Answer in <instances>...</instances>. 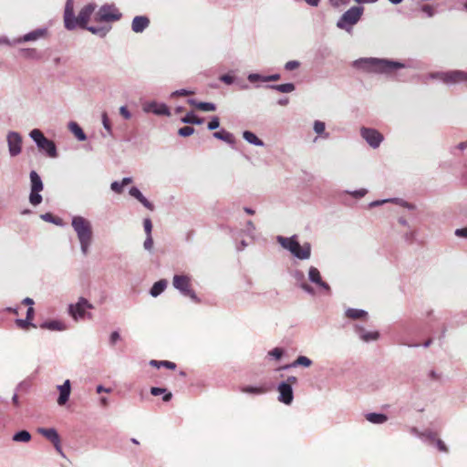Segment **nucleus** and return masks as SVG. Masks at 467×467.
<instances>
[{"instance_id":"7c9ffc66","label":"nucleus","mask_w":467,"mask_h":467,"mask_svg":"<svg viewBox=\"0 0 467 467\" xmlns=\"http://www.w3.org/2000/svg\"><path fill=\"white\" fill-rule=\"evenodd\" d=\"M13 440L17 442H28L31 440V434L26 431H21L14 434Z\"/></svg>"},{"instance_id":"f704fd0d","label":"nucleus","mask_w":467,"mask_h":467,"mask_svg":"<svg viewBox=\"0 0 467 467\" xmlns=\"http://www.w3.org/2000/svg\"><path fill=\"white\" fill-rule=\"evenodd\" d=\"M16 324L20 329H23V330H28L29 327L36 328V326L33 323H31V320L26 319H26H16Z\"/></svg>"},{"instance_id":"ddd939ff","label":"nucleus","mask_w":467,"mask_h":467,"mask_svg":"<svg viewBox=\"0 0 467 467\" xmlns=\"http://www.w3.org/2000/svg\"><path fill=\"white\" fill-rule=\"evenodd\" d=\"M7 142L11 156H16L21 152L22 138L17 132H9L7 136Z\"/></svg>"},{"instance_id":"e2e57ef3","label":"nucleus","mask_w":467,"mask_h":467,"mask_svg":"<svg viewBox=\"0 0 467 467\" xmlns=\"http://www.w3.org/2000/svg\"><path fill=\"white\" fill-rule=\"evenodd\" d=\"M388 202L389 201H387V200L378 201V202H375L371 203V206H378V205L383 204V203Z\"/></svg>"},{"instance_id":"f3484780","label":"nucleus","mask_w":467,"mask_h":467,"mask_svg":"<svg viewBox=\"0 0 467 467\" xmlns=\"http://www.w3.org/2000/svg\"><path fill=\"white\" fill-rule=\"evenodd\" d=\"M144 109L146 112H152L157 115H169V109L164 104L149 103L144 107Z\"/></svg>"},{"instance_id":"338daca9","label":"nucleus","mask_w":467,"mask_h":467,"mask_svg":"<svg viewBox=\"0 0 467 467\" xmlns=\"http://www.w3.org/2000/svg\"><path fill=\"white\" fill-rule=\"evenodd\" d=\"M244 211H245L248 214H254V210H251V208H244Z\"/></svg>"},{"instance_id":"9d476101","label":"nucleus","mask_w":467,"mask_h":467,"mask_svg":"<svg viewBox=\"0 0 467 467\" xmlns=\"http://www.w3.org/2000/svg\"><path fill=\"white\" fill-rule=\"evenodd\" d=\"M173 285L184 296L195 299V294L192 289L191 278L188 275H174Z\"/></svg>"},{"instance_id":"473e14b6","label":"nucleus","mask_w":467,"mask_h":467,"mask_svg":"<svg viewBox=\"0 0 467 467\" xmlns=\"http://www.w3.org/2000/svg\"><path fill=\"white\" fill-rule=\"evenodd\" d=\"M182 122L184 123H191V124H202L203 121L201 118H198L196 115L192 113H188L186 116H184L182 119Z\"/></svg>"},{"instance_id":"052dcab7","label":"nucleus","mask_w":467,"mask_h":467,"mask_svg":"<svg viewBox=\"0 0 467 467\" xmlns=\"http://www.w3.org/2000/svg\"><path fill=\"white\" fill-rule=\"evenodd\" d=\"M221 80H222V81H224V82H226V83H231L232 78H231L230 77H228V76H223V77L221 78Z\"/></svg>"},{"instance_id":"393cba45","label":"nucleus","mask_w":467,"mask_h":467,"mask_svg":"<svg viewBox=\"0 0 467 467\" xmlns=\"http://www.w3.org/2000/svg\"><path fill=\"white\" fill-rule=\"evenodd\" d=\"M46 31L42 29H37L28 34H26L22 38L19 39V42H28V41H36L40 37L44 36Z\"/></svg>"},{"instance_id":"f8f14e48","label":"nucleus","mask_w":467,"mask_h":467,"mask_svg":"<svg viewBox=\"0 0 467 467\" xmlns=\"http://www.w3.org/2000/svg\"><path fill=\"white\" fill-rule=\"evenodd\" d=\"M360 135L364 140L370 144V147H379L383 140V136L374 129L361 128Z\"/></svg>"},{"instance_id":"2f4dec72","label":"nucleus","mask_w":467,"mask_h":467,"mask_svg":"<svg viewBox=\"0 0 467 467\" xmlns=\"http://www.w3.org/2000/svg\"><path fill=\"white\" fill-rule=\"evenodd\" d=\"M41 327L44 329L57 330V331L64 329L63 325L58 321L45 322L41 325Z\"/></svg>"},{"instance_id":"69168bd1","label":"nucleus","mask_w":467,"mask_h":467,"mask_svg":"<svg viewBox=\"0 0 467 467\" xmlns=\"http://www.w3.org/2000/svg\"><path fill=\"white\" fill-rule=\"evenodd\" d=\"M100 404H101L102 406H107V405H108V400H107V399H106V398H102V399H100Z\"/></svg>"},{"instance_id":"58836bf2","label":"nucleus","mask_w":467,"mask_h":467,"mask_svg":"<svg viewBox=\"0 0 467 467\" xmlns=\"http://www.w3.org/2000/svg\"><path fill=\"white\" fill-rule=\"evenodd\" d=\"M379 335L378 332H372V333H367L362 335L361 338L362 340L368 341V340H377L379 338Z\"/></svg>"},{"instance_id":"37998d69","label":"nucleus","mask_w":467,"mask_h":467,"mask_svg":"<svg viewBox=\"0 0 467 467\" xmlns=\"http://www.w3.org/2000/svg\"><path fill=\"white\" fill-rule=\"evenodd\" d=\"M102 125H104L109 133H111V126L107 113H102Z\"/></svg>"},{"instance_id":"c756f323","label":"nucleus","mask_w":467,"mask_h":467,"mask_svg":"<svg viewBox=\"0 0 467 467\" xmlns=\"http://www.w3.org/2000/svg\"><path fill=\"white\" fill-rule=\"evenodd\" d=\"M244 139L247 141V142H250L252 143L253 145H259L261 147V145H263V141L261 140H259L253 132L251 131H244Z\"/></svg>"},{"instance_id":"a18cd8bd","label":"nucleus","mask_w":467,"mask_h":467,"mask_svg":"<svg viewBox=\"0 0 467 467\" xmlns=\"http://www.w3.org/2000/svg\"><path fill=\"white\" fill-rule=\"evenodd\" d=\"M349 1L350 0H329V3L334 7H339L348 5Z\"/></svg>"},{"instance_id":"6e6552de","label":"nucleus","mask_w":467,"mask_h":467,"mask_svg":"<svg viewBox=\"0 0 467 467\" xmlns=\"http://www.w3.org/2000/svg\"><path fill=\"white\" fill-rule=\"evenodd\" d=\"M431 78L441 79L445 84H456L467 81V72L461 70L438 72L431 75Z\"/></svg>"},{"instance_id":"0e129e2a","label":"nucleus","mask_w":467,"mask_h":467,"mask_svg":"<svg viewBox=\"0 0 467 467\" xmlns=\"http://www.w3.org/2000/svg\"><path fill=\"white\" fill-rule=\"evenodd\" d=\"M110 187H111L112 191L117 192V188H118L117 181L112 182Z\"/></svg>"},{"instance_id":"680f3d73","label":"nucleus","mask_w":467,"mask_h":467,"mask_svg":"<svg viewBox=\"0 0 467 467\" xmlns=\"http://www.w3.org/2000/svg\"><path fill=\"white\" fill-rule=\"evenodd\" d=\"M365 192H366V191H365V190H360V191H358V192H356L354 193V195H355V196H358V197H362V196H364Z\"/></svg>"},{"instance_id":"20e7f679","label":"nucleus","mask_w":467,"mask_h":467,"mask_svg":"<svg viewBox=\"0 0 467 467\" xmlns=\"http://www.w3.org/2000/svg\"><path fill=\"white\" fill-rule=\"evenodd\" d=\"M278 244L285 249L288 250L294 256L301 260L308 259L311 255V245L308 243L300 244L296 241V236L290 238L279 236L277 238Z\"/></svg>"},{"instance_id":"aec40b11","label":"nucleus","mask_w":467,"mask_h":467,"mask_svg":"<svg viewBox=\"0 0 467 467\" xmlns=\"http://www.w3.org/2000/svg\"><path fill=\"white\" fill-rule=\"evenodd\" d=\"M309 279L319 286L328 289V285L322 280L320 272L316 267L309 269Z\"/></svg>"},{"instance_id":"13d9d810","label":"nucleus","mask_w":467,"mask_h":467,"mask_svg":"<svg viewBox=\"0 0 467 467\" xmlns=\"http://www.w3.org/2000/svg\"><path fill=\"white\" fill-rule=\"evenodd\" d=\"M23 304L26 305V306H29L31 307V306L33 305V300L30 299V298H25L23 300Z\"/></svg>"},{"instance_id":"e433bc0d","label":"nucleus","mask_w":467,"mask_h":467,"mask_svg":"<svg viewBox=\"0 0 467 467\" xmlns=\"http://www.w3.org/2000/svg\"><path fill=\"white\" fill-rule=\"evenodd\" d=\"M243 391L251 394H262L265 392V389L263 388L246 387L243 389Z\"/></svg>"},{"instance_id":"603ef678","label":"nucleus","mask_w":467,"mask_h":467,"mask_svg":"<svg viewBox=\"0 0 467 467\" xmlns=\"http://www.w3.org/2000/svg\"><path fill=\"white\" fill-rule=\"evenodd\" d=\"M34 317V309L32 306H29L26 311V319L32 320Z\"/></svg>"},{"instance_id":"774afa93","label":"nucleus","mask_w":467,"mask_h":467,"mask_svg":"<svg viewBox=\"0 0 467 467\" xmlns=\"http://www.w3.org/2000/svg\"><path fill=\"white\" fill-rule=\"evenodd\" d=\"M111 340H113V341L117 340V332L116 331L111 334Z\"/></svg>"},{"instance_id":"5fc2aeb1","label":"nucleus","mask_w":467,"mask_h":467,"mask_svg":"<svg viewBox=\"0 0 467 467\" xmlns=\"http://www.w3.org/2000/svg\"><path fill=\"white\" fill-rule=\"evenodd\" d=\"M266 79L268 81H278L280 79V76L277 75V74L276 75H272V76L266 78Z\"/></svg>"},{"instance_id":"cd10ccee","label":"nucleus","mask_w":467,"mask_h":467,"mask_svg":"<svg viewBox=\"0 0 467 467\" xmlns=\"http://www.w3.org/2000/svg\"><path fill=\"white\" fill-rule=\"evenodd\" d=\"M150 365L153 368H165L168 369H176L177 366L175 363L171 361H157V360H150Z\"/></svg>"},{"instance_id":"09e8293b","label":"nucleus","mask_w":467,"mask_h":467,"mask_svg":"<svg viewBox=\"0 0 467 467\" xmlns=\"http://www.w3.org/2000/svg\"><path fill=\"white\" fill-rule=\"evenodd\" d=\"M437 447H438L440 451H442V452H447L448 451V448H447L446 444L441 439L437 440Z\"/></svg>"},{"instance_id":"9b49d317","label":"nucleus","mask_w":467,"mask_h":467,"mask_svg":"<svg viewBox=\"0 0 467 467\" xmlns=\"http://www.w3.org/2000/svg\"><path fill=\"white\" fill-rule=\"evenodd\" d=\"M91 307V305L86 299L80 298L77 305L70 306V313L76 320L79 318L85 319L86 317H90L88 309Z\"/></svg>"},{"instance_id":"72a5a7b5","label":"nucleus","mask_w":467,"mask_h":467,"mask_svg":"<svg viewBox=\"0 0 467 467\" xmlns=\"http://www.w3.org/2000/svg\"><path fill=\"white\" fill-rule=\"evenodd\" d=\"M70 128H71L72 132L75 134V136L79 140H84L86 139L84 131L77 123H75V122L71 123Z\"/></svg>"},{"instance_id":"dca6fc26","label":"nucleus","mask_w":467,"mask_h":467,"mask_svg":"<svg viewBox=\"0 0 467 467\" xmlns=\"http://www.w3.org/2000/svg\"><path fill=\"white\" fill-rule=\"evenodd\" d=\"M150 25V19L148 16H135L133 22H131V29L135 33H141Z\"/></svg>"},{"instance_id":"f03ea898","label":"nucleus","mask_w":467,"mask_h":467,"mask_svg":"<svg viewBox=\"0 0 467 467\" xmlns=\"http://www.w3.org/2000/svg\"><path fill=\"white\" fill-rule=\"evenodd\" d=\"M354 66L357 68L362 69L364 71L386 74L404 67V65L400 62L375 57H365L358 59L354 62Z\"/></svg>"},{"instance_id":"ea45409f","label":"nucleus","mask_w":467,"mask_h":467,"mask_svg":"<svg viewBox=\"0 0 467 467\" xmlns=\"http://www.w3.org/2000/svg\"><path fill=\"white\" fill-rule=\"evenodd\" d=\"M299 67H300V63L296 60L288 61V62H286V64L285 66V69L288 71L295 70V69L298 68Z\"/></svg>"},{"instance_id":"a878e982","label":"nucleus","mask_w":467,"mask_h":467,"mask_svg":"<svg viewBox=\"0 0 467 467\" xmlns=\"http://www.w3.org/2000/svg\"><path fill=\"white\" fill-rule=\"evenodd\" d=\"M166 285H167V282L164 279H161V280L155 282L153 284L152 287L150 288V295L153 297L158 296L160 294H161L164 291Z\"/></svg>"},{"instance_id":"3c124183","label":"nucleus","mask_w":467,"mask_h":467,"mask_svg":"<svg viewBox=\"0 0 467 467\" xmlns=\"http://www.w3.org/2000/svg\"><path fill=\"white\" fill-rule=\"evenodd\" d=\"M119 114H120L121 116H123L125 119H129V118L130 117V114L129 113V111L127 110V109H126V108H124V107H121V108L119 109Z\"/></svg>"},{"instance_id":"a19ab883","label":"nucleus","mask_w":467,"mask_h":467,"mask_svg":"<svg viewBox=\"0 0 467 467\" xmlns=\"http://www.w3.org/2000/svg\"><path fill=\"white\" fill-rule=\"evenodd\" d=\"M220 126V120L217 116H214L212 120L208 123V129L213 130Z\"/></svg>"},{"instance_id":"c9c22d12","label":"nucleus","mask_w":467,"mask_h":467,"mask_svg":"<svg viewBox=\"0 0 467 467\" xmlns=\"http://www.w3.org/2000/svg\"><path fill=\"white\" fill-rule=\"evenodd\" d=\"M193 131H194V129L192 127L184 126L179 130L178 133L182 137H188V136L192 135L193 133Z\"/></svg>"},{"instance_id":"79ce46f5","label":"nucleus","mask_w":467,"mask_h":467,"mask_svg":"<svg viewBox=\"0 0 467 467\" xmlns=\"http://www.w3.org/2000/svg\"><path fill=\"white\" fill-rule=\"evenodd\" d=\"M314 130L317 134H322L325 130V123L319 120L315 121Z\"/></svg>"},{"instance_id":"7ed1b4c3","label":"nucleus","mask_w":467,"mask_h":467,"mask_svg":"<svg viewBox=\"0 0 467 467\" xmlns=\"http://www.w3.org/2000/svg\"><path fill=\"white\" fill-rule=\"evenodd\" d=\"M72 226L78 234L81 250L86 254L92 241L90 222L82 216H75L72 221Z\"/></svg>"},{"instance_id":"423d86ee","label":"nucleus","mask_w":467,"mask_h":467,"mask_svg":"<svg viewBox=\"0 0 467 467\" xmlns=\"http://www.w3.org/2000/svg\"><path fill=\"white\" fill-rule=\"evenodd\" d=\"M31 183V192L29 194V202L33 206L39 205L42 202V196L40 192L44 189L42 179L36 171H31L29 174Z\"/></svg>"},{"instance_id":"864d4df0","label":"nucleus","mask_w":467,"mask_h":467,"mask_svg":"<svg viewBox=\"0 0 467 467\" xmlns=\"http://www.w3.org/2000/svg\"><path fill=\"white\" fill-rule=\"evenodd\" d=\"M192 93V91H188L186 89H181L179 91H176L175 94H178V95H181V96H187V95H190Z\"/></svg>"},{"instance_id":"a211bd4d","label":"nucleus","mask_w":467,"mask_h":467,"mask_svg":"<svg viewBox=\"0 0 467 467\" xmlns=\"http://www.w3.org/2000/svg\"><path fill=\"white\" fill-rule=\"evenodd\" d=\"M131 197L136 198L144 207L152 211L153 205L143 196L141 192L136 187H131L129 191Z\"/></svg>"},{"instance_id":"39448f33","label":"nucleus","mask_w":467,"mask_h":467,"mask_svg":"<svg viewBox=\"0 0 467 467\" xmlns=\"http://www.w3.org/2000/svg\"><path fill=\"white\" fill-rule=\"evenodd\" d=\"M29 136L33 141L36 142L37 147L41 150L45 151L48 157H57V153L55 142L47 139L40 130H32Z\"/></svg>"},{"instance_id":"bf43d9fd","label":"nucleus","mask_w":467,"mask_h":467,"mask_svg":"<svg viewBox=\"0 0 467 467\" xmlns=\"http://www.w3.org/2000/svg\"><path fill=\"white\" fill-rule=\"evenodd\" d=\"M457 148H458V149H460V150L466 149V148H467V141L461 142V143L457 146Z\"/></svg>"},{"instance_id":"4be33fe9","label":"nucleus","mask_w":467,"mask_h":467,"mask_svg":"<svg viewBox=\"0 0 467 467\" xmlns=\"http://www.w3.org/2000/svg\"><path fill=\"white\" fill-rule=\"evenodd\" d=\"M312 365V361L306 356H299L292 364L282 367L280 369H286L289 368H296L299 366H303L306 368H309Z\"/></svg>"},{"instance_id":"6e6d98bb","label":"nucleus","mask_w":467,"mask_h":467,"mask_svg":"<svg viewBox=\"0 0 467 467\" xmlns=\"http://www.w3.org/2000/svg\"><path fill=\"white\" fill-rule=\"evenodd\" d=\"M309 5L317 6L319 0H305Z\"/></svg>"},{"instance_id":"4c0bfd02","label":"nucleus","mask_w":467,"mask_h":467,"mask_svg":"<svg viewBox=\"0 0 467 467\" xmlns=\"http://www.w3.org/2000/svg\"><path fill=\"white\" fill-rule=\"evenodd\" d=\"M144 230L147 236H151L152 223L150 218H146L143 222Z\"/></svg>"},{"instance_id":"bb28decb","label":"nucleus","mask_w":467,"mask_h":467,"mask_svg":"<svg viewBox=\"0 0 467 467\" xmlns=\"http://www.w3.org/2000/svg\"><path fill=\"white\" fill-rule=\"evenodd\" d=\"M150 394L152 396L163 395L162 401L169 402L172 399V393L166 391L165 389L152 387L150 389Z\"/></svg>"},{"instance_id":"1a4fd4ad","label":"nucleus","mask_w":467,"mask_h":467,"mask_svg":"<svg viewBox=\"0 0 467 467\" xmlns=\"http://www.w3.org/2000/svg\"><path fill=\"white\" fill-rule=\"evenodd\" d=\"M297 381L295 376H288L285 381H283L278 386L279 398L278 400L285 404H290L293 401L292 385Z\"/></svg>"},{"instance_id":"8fccbe9b","label":"nucleus","mask_w":467,"mask_h":467,"mask_svg":"<svg viewBox=\"0 0 467 467\" xmlns=\"http://www.w3.org/2000/svg\"><path fill=\"white\" fill-rule=\"evenodd\" d=\"M153 246V240L151 236H147V239L144 241V247L147 250H150Z\"/></svg>"},{"instance_id":"b1692460","label":"nucleus","mask_w":467,"mask_h":467,"mask_svg":"<svg viewBox=\"0 0 467 467\" xmlns=\"http://www.w3.org/2000/svg\"><path fill=\"white\" fill-rule=\"evenodd\" d=\"M346 316L350 319H363L368 317V312L358 308H348Z\"/></svg>"},{"instance_id":"412c9836","label":"nucleus","mask_w":467,"mask_h":467,"mask_svg":"<svg viewBox=\"0 0 467 467\" xmlns=\"http://www.w3.org/2000/svg\"><path fill=\"white\" fill-rule=\"evenodd\" d=\"M213 137L217 140L227 142L229 145H234L236 142L234 136L226 130L216 131L213 133Z\"/></svg>"},{"instance_id":"de8ad7c7","label":"nucleus","mask_w":467,"mask_h":467,"mask_svg":"<svg viewBox=\"0 0 467 467\" xmlns=\"http://www.w3.org/2000/svg\"><path fill=\"white\" fill-rule=\"evenodd\" d=\"M421 11L425 13L429 17L433 16V8L430 5H422Z\"/></svg>"},{"instance_id":"49530a36","label":"nucleus","mask_w":467,"mask_h":467,"mask_svg":"<svg viewBox=\"0 0 467 467\" xmlns=\"http://www.w3.org/2000/svg\"><path fill=\"white\" fill-rule=\"evenodd\" d=\"M455 235L459 238H466L467 239V227L456 229Z\"/></svg>"},{"instance_id":"4d7b16f0","label":"nucleus","mask_w":467,"mask_h":467,"mask_svg":"<svg viewBox=\"0 0 467 467\" xmlns=\"http://www.w3.org/2000/svg\"><path fill=\"white\" fill-rule=\"evenodd\" d=\"M130 179H122L121 185H119V192L120 188L130 182Z\"/></svg>"},{"instance_id":"5701e85b","label":"nucleus","mask_w":467,"mask_h":467,"mask_svg":"<svg viewBox=\"0 0 467 467\" xmlns=\"http://www.w3.org/2000/svg\"><path fill=\"white\" fill-rule=\"evenodd\" d=\"M365 419L374 424H381V423H384L385 421H387V420H388V418L385 414L375 413V412L367 413L365 415Z\"/></svg>"},{"instance_id":"0eeeda50","label":"nucleus","mask_w":467,"mask_h":467,"mask_svg":"<svg viewBox=\"0 0 467 467\" xmlns=\"http://www.w3.org/2000/svg\"><path fill=\"white\" fill-rule=\"evenodd\" d=\"M363 13L362 7H352L342 15V17L337 22V26L350 32L352 26L355 25Z\"/></svg>"},{"instance_id":"4468645a","label":"nucleus","mask_w":467,"mask_h":467,"mask_svg":"<svg viewBox=\"0 0 467 467\" xmlns=\"http://www.w3.org/2000/svg\"><path fill=\"white\" fill-rule=\"evenodd\" d=\"M37 432L48 439L54 444L56 450L60 452V439L55 429L39 428Z\"/></svg>"},{"instance_id":"f257e3e1","label":"nucleus","mask_w":467,"mask_h":467,"mask_svg":"<svg viewBox=\"0 0 467 467\" xmlns=\"http://www.w3.org/2000/svg\"><path fill=\"white\" fill-rule=\"evenodd\" d=\"M95 6L91 4L84 6L79 15L76 17L74 15L73 0H67L64 10L65 27L73 30L78 26L85 28L93 34L105 36L111 28V23L117 19V15L109 6H102L95 15L93 22L97 25L88 26L90 16L93 14Z\"/></svg>"},{"instance_id":"2eb2a0df","label":"nucleus","mask_w":467,"mask_h":467,"mask_svg":"<svg viewBox=\"0 0 467 467\" xmlns=\"http://www.w3.org/2000/svg\"><path fill=\"white\" fill-rule=\"evenodd\" d=\"M57 388L59 391L57 402L58 405H64L71 394V382L69 379H66L62 385H58Z\"/></svg>"},{"instance_id":"c85d7f7f","label":"nucleus","mask_w":467,"mask_h":467,"mask_svg":"<svg viewBox=\"0 0 467 467\" xmlns=\"http://www.w3.org/2000/svg\"><path fill=\"white\" fill-rule=\"evenodd\" d=\"M271 88L282 93H289L295 89L293 83L272 85Z\"/></svg>"},{"instance_id":"c03bdc74","label":"nucleus","mask_w":467,"mask_h":467,"mask_svg":"<svg viewBox=\"0 0 467 467\" xmlns=\"http://www.w3.org/2000/svg\"><path fill=\"white\" fill-rule=\"evenodd\" d=\"M269 355L276 359H280L283 356V349L280 348H275L269 352Z\"/></svg>"},{"instance_id":"6ab92c4d","label":"nucleus","mask_w":467,"mask_h":467,"mask_svg":"<svg viewBox=\"0 0 467 467\" xmlns=\"http://www.w3.org/2000/svg\"><path fill=\"white\" fill-rule=\"evenodd\" d=\"M189 104L197 109L198 110L204 112H213L216 110L215 105L209 102H197L193 99H190Z\"/></svg>"}]
</instances>
